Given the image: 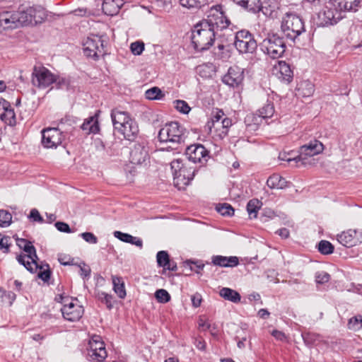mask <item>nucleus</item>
<instances>
[{
	"label": "nucleus",
	"mask_w": 362,
	"mask_h": 362,
	"mask_svg": "<svg viewBox=\"0 0 362 362\" xmlns=\"http://www.w3.org/2000/svg\"><path fill=\"white\" fill-rule=\"evenodd\" d=\"M111 119L115 129H121L123 124H125L131 120L132 118L125 112L117 110H113L111 112Z\"/></svg>",
	"instance_id": "nucleus-26"
},
{
	"label": "nucleus",
	"mask_w": 362,
	"mask_h": 362,
	"mask_svg": "<svg viewBox=\"0 0 362 362\" xmlns=\"http://www.w3.org/2000/svg\"><path fill=\"white\" fill-rule=\"evenodd\" d=\"M258 117L262 119H269L272 117L275 113L274 103L272 101L267 100V103L258 110Z\"/></svg>",
	"instance_id": "nucleus-34"
},
{
	"label": "nucleus",
	"mask_w": 362,
	"mask_h": 362,
	"mask_svg": "<svg viewBox=\"0 0 362 362\" xmlns=\"http://www.w3.org/2000/svg\"><path fill=\"white\" fill-rule=\"evenodd\" d=\"M348 328L352 330H358L362 328V316L357 315L349 319Z\"/></svg>",
	"instance_id": "nucleus-45"
},
{
	"label": "nucleus",
	"mask_w": 362,
	"mask_h": 362,
	"mask_svg": "<svg viewBox=\"0 0 362 362\" xmlns=\"http://www.w3.org/2000/svg\"><path fill=\"white\" fill-rule=\"evenodd\" d=\"M29 218L33 219V221L42 223L43 218L36 209H33L30 212Z\"/></svg>",
	"instance_id": "nucleus-62"
},
{
	"label": "nucleus",
	"mask_w": 362,
	"mask_h": 362,
	"mask_svg": "<svg viewBox=\"0 0 362 362\" xmlns=\"http://www.w3.org/2000/svg\"><path fill=\"white\" fill-rule=\"evenodd\" d=\"M317 249L321 254L327 255L333 253L334 247L329 241L323 240L319 242Z\"/></svg>",
	"instance_id": "nucleus-38"
},
{
	"label": "nucleus",
	"mask_w": 362,
	"mask_h": 362,
	"mask_svg": "<svg viewBox=\"0 0 362 362\" xmlns=\"http://www.w3.org/2000/svg\"><path fill=\"white\" fill-rule=\"evenodd\" d=\"M155 297L158 303H165L170 301V295L169 293L163 288L158 289L155 293Z\"/></svg>",
	"instance_id": "nucleus-48"
},
{
	"label": "nucleus",
	"mask_w": 362,
	"mask_h": 362,
	"mask_svg": "<svg viewBox=\"0 0 362 362\" xmlns=\"http://www.w3.org/2000/svg\"><path fill=\"white\" fill-rule=\"evenodd\" d=\"M267 186L271 189H284L287 186V181L279 174H273L267 181Z\"/></svg>",
	"instance_id": "nucleus-30"
},
{
	"label": "nucleus",
	"mask_w": 362,
	"mask_h": 362,
	"mask_svg": "<svg viewBox=\"0 0 362 362\" xmlns=\"http://www.w3.org/2000/svg\"><path fill=\"white\" fill-rule=\"evenodd\" d=\"M41 143L47 148H57L62 144L64 135L58 128H46L42 130Z\"/></svg>",
	"instance_id": "nucleus-12"
},
{
	"label": "nucleus",
	"mask_w": 362,
	"mask_h": 362,
	"mask_svg": "<svg viewBox=\"0 0 362 362\" xmlns=\"http://www.w3.org/2000/svg\"><path fill=\"white\" fill-rule=\"evenodd\" d=\"M54 226L57 228V229L58 230H59L60 232L68 233H71V230L69 226L64 222H62V221L56 222Z\"/></svg>",
	"instance_id": "nucleus-61"
},
{
	"label": "nucleus",
	"mask_w": 362,
	"mask_h": 362,
	"mask_svg": "<svg viewBox=\"0 0 362 362\" xmlns=\"http://www.w3.org/2000/svg\"><path fill=\"white\" fill-rule=\"evenodd\" d=\"M79 274L83 278L88 277L90 274V267L83 263V266L80 265Z\"/></svg>",
	"instance_id": "nucleus-64"
},
{
	"label": "nucleus",
	"mask_w": 362,
	"mask_h": 362,
	"mask_svg": "<svg viewBox=\"0 0 362 362\" xmlns=\"http://www.w3.org/2000/svg\"><path fill=\"white\" fill-rule=\"evenodd\" d=\"M113 290L119 298H124L127 293L124 286V282L122 277L112 276Z\"/></svg>",
	"instance_id": "nucleus-32"
},
{
	"label": "nucleus",
	"mask_w": 362,
	"mask_h": 362,
	"mask_svg": "<svg viewBox=\"0 0 362 362\" xmlns=\"http://www.w3.org/2000/svg\"><path fill=\"white\" fill-rule=\"evenodd\" d=\"M16 245L27 253L28 258L32 260V262L34 264V265H35V269H37L39 267L37 263V261L38 260V257L36 253V250L33 246V243L26 239L18 238L16 239Z\"/></svg>",
	"instance_id": "nucleus-21"
},
{
	"label": "nucleus",
	"mask_w": 362,
	"mask_h": 362,
	"mask_svg": "<svg viewBox=\"0 0 362 362\" xmlns=\"http://www.w3.org/2000/svg\"><path fill=\"white\" fill-rule=\"evenodd\" d=\"M0 18L4 30L14 29L24 25L22 21L21 8L15 11H6L1 12L0 13Z\"/></svg>",
	"instance_id": "nucleus-16"
},
{
	"label": "nucleus",
	"mask_w": 362,
	"mask_h": 362,
	"mask_svg": "<svg viewBox=\"0 0 362 362\" xmlns=\"http://www.w3.org/2000/svg\"><path fill=\"white\" fill-rule=\"evenodd\" d=\"M360 4V0H344V11H356Z\"/></svg>",
	"instance_id": "nucleus-50"
},
{
	"label": "nucleus",
	"mask_w": 362,
	"mask_h": 362,
	"mask_svg": "<svg viewBox=\"0 0 362 362\" xmlns=\"http://www.w3.org/2000/svg\"><path fill=\"white\" fill-rule=\"evenodd\" d=\"M28 258L27 255H20L17 257V260L18 262L21 264H23L28 271L31 272H34L37 270V269L33 268L32 267V264H34L32 261L31 262H29V261H25V258Z\"/></svg>",
	"instance_id": "nucleus-53"
},
{
	"label": "nucleus",
	"mask_w": 362,
	"mask_h": 362,
	"mask_svg": "<svg viewBox=\"0 0 362 362\" xmlns=\"http://www.w3.org/2000/svg\"><path fill=\"white\" fill-rule=\"evenodd\" d=\"M123 4V0H103L102 9L105 14L114 16L118 13Z\"/></svg>",
	"instance_id": "nucleus-25"
},
{
	"label": "nucleus",
	"mask_w": 362,
	"mask_h": 362,
	"mask_svg": "<svg viewBox=\"0 0 362 362\" xmlns=\"http://www.w3.org/2000/svg\"><path fill=\"white\" fill-rule=\"evenodd\" d=\"M262 13L271 18H276L279 16V6L276 0H267L261 4V10Z\"/></svg>",
	"instance_id": "nucleus-24"
},
{
	"label": "nucleus",
	"mask_w": 362,
	"mask_h": 362,
	"mask_svg": "<svg viewBox=\"0 0 362 362\" xmlns=\"http://www.w3.org/2000/svg\"><path fill=\"white\" fill-rule=\"evenodd\" d=\"M263 52L272 59L281 57L286 48V42L283 37L279 34H269L261 43Z\"/></svg>",
	"instance_id": "nucleus-5"
},
{
	"label": "nucleus",
	"mask_w": 362,
	"mask_h": 362,
	"mask_svg": "<svg viewBox=\"0 0 362 362\" xmlns=\"http://www.w3.org/2000/svg\"><path fill=\"white\" fill-rule=\"evenodd\" d=\"M220 125H221L222 131L221 135L226 136L228 134V129L232 125V119L228 117L223 118L220 122Z\"/></svg>",
	"instance_id": "nucleus-56"
},
{
	"label": "nucleus",
	"mask_w": 362,
	"mask_h": 362,
	"mask_svg": "<svg viewBox=\"0 0 362 362\" xmlns=\"http://www.w3.org/2000/svg\"><path fill=\"white\" fill-rule=\"evenodd\" d=\"M170 168L173 175L175 186L181 188L188 185L193 180L197 168L187 160L177 158L170 163Z\"/></svg>",
	"instance_id": "nucleus-2"
},
{
	"label": "nucleus",
	"mask_w": 362,
	"mask_h": 362,
	"mask_svg": "<svg viewBox=\"0 0 362 362\" xmlns=\"http://www.w3.org/2000/svg\"><path fill=\"white\" fill-rule=\"evenodd\" d=\"M281 29L286 37L293 42L305 31L303 18L293 12L285 13L281 20Z\"/></svg>",
	"instance_id": "nucleus-4"
},
{
	"label": "nucleus",
	"mask_w": 362,
	"mask_h": 362,
	"mask_svg": "<svg viewBox=\"0 0 362 362\" xmlns=\"http://www.w3.org/2000/svg\"><path fill=\"white\" fill-rule=\"evenodd\" d=\"M216 57L222 61H226L230 57L229 49L223 45H218L214 51Z\"/></svg>",
	"instance_id": "nucleus-37"
},
{
	"label": "nucleus",
	"mask_w": 362,
	"mask_h": 362,
	"mask_svg": "<svg viewBox=\"0 0 362 362\" xmlns=\"http://www.w3.org/2000/svg\"><path fill=\"white\" fill-rule=\"evenodd\" d=\"M145 96L148 100H160L164 97V94L159 88L153 87L146 91Z\"/></svg>",
	"instance_id": "nucleus-42"
},
{
	"label": "nucleus",
	"mask_w": 362,
	"mask_h": 362,
	"mask_svg": "<svg viewBox=\"0 0 362 362\" xmlns=\"http://www.w3.org/2000/svg\"><path fill=\"white\" fill-rule=\"evenodd\" d=\"M212 263L214 265L223 267H233L238 264L239 260L237 257H224L215 255L212 257Z\"/></svg>",
	"instance_id": "nucleus-27"
},
{
	"label": "nucleus",
	"mask_w": 362,
	"mask_h": 362,
	"mask_svg": "<svg viewBox=\"0 0 362 362\" xmlns=\"http://www.w3.org/2000/svg\"><path fill=\"white\" fill-rule=\"evenodd\" d=\"M198 326L199 329L202 331H206L211 329V324L209 322L207 319L202 316L199 317L198 320Z\"/></svg>",
	"instance_id": "nucleus-60"
},
{
	"label": "nucleus",
	"mask_w": 362,
	"mask_h": 362,
	"mask_svg": "<svg viewBox=\"0 0 362 362\" xmlns=\"http://www.w3.org/2000/svg\"><path fill=\"white\" fill-rule=\"evenodd\" d=\"M185 156L189 162L195 163H206L210 158L209 151L200 144H195L187 146L185 152Z\"/></svg>",
	"instance_id": "nucleus-11"
},
{
	"label": "nucleus",
	"mask_w": 362,
	"mask_h": 362,
	"mask_svg": "<svg viewBox=\"0 0 362 362\" xmlns=\"http://www.w3.org/2000/svg\"><path fill=\"white\" fill-rule=\"evenodd\" d=\"M261 4L260 0H246L243 8L256 13L260 11Z\"/></svg>",
	"instance_id": "nucleus-44"
},
{
	"label": "nucleus",
	"mask_w": 362,
	"mask_h": 362,
	"mask_svg": "<svg viewBox=\"0 0 362 362\" xmlns=\"http://www.w3.org/2000/svg\"><path fill=\"white\" fill-rule=\"evenodd\" d=\"M337 240L340 244L346 247H351L361 243V240L358 237V232L356 230L351 229L339 234L337 235Z\"/></svg>",
	"instance_id": "nucleus-20"
},
{
	"label": "nucleus",
	"mask_w": 362,
	"mask_h": 362,
	"mask_svg": "<svg viewBox=\"0 0 362 362\" xmlns=\"http://www.w3.org/2000/svg\"><path fill=\"white\" fill-rule=\"evenodd\" d=\"M107 357V353L101 337L98 335L93 336L90 339L87 348V359L91 362H103Z\"/></svg>",
	"instance_id": "nucleus-7"
},
{
	"label": "nucleus",
	"mask_w": 362,
	"mask_h": 362,
	"mask_svg": "<svg viewBox=\"0 0 362 362\" xmlns=\"http://www.w3.org/2000/svg\"><path fill=\"white\" fill-rule=\"evenodd\" d=\"M274 69L276 70V75L281 81L286 83L292 81L293 73L290 65L286 62L279 61L277 65L274 66Z\"/></svg>",
	"instance_id": "nucleus-23"
},
{
	"label": "nucleus",
	"mask_w": 362,
	"mask_h": 362,
	"mask_svg": "<svg viewBox=\"0 0 362 362\" xmlns=\"http://www.w3.org/2000/svg\"><path fill=\"white\" fill-rule=\"evenodd\" d=\"M0 119L6 124L14 126L16 123V114L11 105L0 116Z\"/></svg>",
	"instance_id": "nucleus-35"
},
{
	"label": "nucleus",
	"mask_w": 362,
	"mask_h": 362,
	"mask_svg": "<svg viewBox=\"0 0 362 362\" xmlns=\"http://www.w3.org/2000/svg\"><path fill=\"white\" fill-rule=\"evenodd\" d=\"M16 298V295L13 292L6 291L2 288H0V301L1 303L11 305Z\"/></svg>",
	"instance_id": "nucleus-39"
},
{
	"label": "nucleus",
	"mask_w": 362,
	"mask_h": 362,
	"mask_svg": "<svg viewBox=\"0 0 362 362\" xmlns=\"http://www.w3.org/2000/svg\"><path fill=\"white\" fill-rule=\"evenodd\" d=\"M324 150V145L318 140L314 139L308 144L303 145L300 147L298 159L302 162L303 165L307 164L308 158L313 157L315 155L321 153Z\"/></svg>",
	"instance_id": "nucleus-15"
},
{
	"label": "nucleus",
	"mask_w": 362,
	"mask_h": 362,
	"mask_svg": "<svg viewBox=\"0 0 362 362\" xmlns=\"http://www.w3.org/2000/svg\"><path fill=\"white\" fill-rule=\"evenodd\" d=\"M61 310L64 318L70 322L78 321L83 314V308L74 303L64 305Z\"/></svg>",
	"instance_id": "nucleus-19"
},
{
	"label": "nucleus",
	"mask_w": 362,
	"mask_h": 362,
	"mask_svg": "<svg viewBox=\"0 0 362 362\" xmlns=\"http://www.w3.org/2000/svg\"><path fill=\"white\" fill-rule=\"evenodd\" d=\"M216 209L221 215L224 216H231L234 214L233 208L227 203L218 204L216 205Z\"/></svg>",
	"instance_id": "nucleus-41"
},
{
	"label": "nucleus",
	"mask_w": 362,
	"mask_h": 362,
	"mask_svg": "<svg viewBox=\"0 0 362 362\" xmlns=\"http://www.w3.org/2000/svg\"><path fill=\"white\" fill-rule=\"evenodd\" d=\"M341 18V13L328 4L317 13V25L325 27L333 25Z\"/></svg>",
	"instance_id": "nucleus-14"
},
{
	"label": "nucleus",
	"mask_w": 362,
	"mask_h": 362,
	"mask_svg": "<svg viewBox=\"0 0 362 362\" xmlns=\"http://www.w3.org/2000/svg\"><path fill=\"white\" fill-rule=\"evenodd\" d=\"M175 108L182 114H188L191 110V107L188 103L182 100H176L174 101Z\"/></svg>",
	"instance_id": "nucleus-49"
},
{
	"label": "nucleus",
	"mask_w": 362,
	"mask_h": 362,
	"mask_svg": "<svg viewBox=\"0 0 362 362\" xmlns=\"http://www.w3.org/2000/svg\"><path fill=\"white\" fill-rule=\"evenodd\" d=\"M124 137L125 139L134 141L137 138L139 134V127L135 120H129L127 123L123 124L121 129L117 130Z\"/></svg>",
	"instance_id": "nucleus-22"
},
{
	"label": "nucleus",
	"mask_w": 362,
	"mask_h": 362,
	"mask_svg": "<svg viewBox=\"0 0 362 362\" xmlns=\"http://www.w3.org/2000/svg\"><path fill=\"white\" fill-rule=\"evenodd\" d=\"M24 25L41 23L47 18L46 11L41 6H30L21 8Z\"/></svg>",
	"instance_id": "nucleus-10"
},
{
	"label": "nucleus",
	"mask_w": 362,
	"mask_h": 362,
	"mask_svg": "<svg viewBox=\"0 0 362 362\" xmlns=\"http://www.w3.org/2000/svg\"><path fill=\"white\" fill-rule=\"evenodd\" d=\"M315 279L317 284H322L329 281L330 276L328 273L322 272L316 274Z\"/></svg>",
	"instance_id": "nucleus-58"
},
{
	"label": "nucleus",
	"mask_w": 362,
	"mask_h": 362,
	"mask_svg": "<svg viewBox=\"0 0 362 362\" xmlns=\"http://www.w3.org/2000/svg\"><path fill=\"white\" fill-rule=\"evenodd\" d=\"M38 277L41 279L43 281L47 282L50 279L51 272L49 269H45L44 271H40L38 274Z\"/></svg>",
	"instance_id": "nucleus-63"
},
{
	"label": "nucleus",
	"mask_w": 362,
	"mask_h": 362,
	"mask_svg": "<svg viewBox=\"0 0 362 362\" xmlns=\"http://www.w3.org/2000/svg\"><path fill=\"white\" fill-rule=\"evenodd\" d=\"M302 337L307 345H312L316 340L317 336L310 332L302 333Z\"/></svg>",
	"instance_id": "nucleus-59"
},
{
	"label": "nucleus",
	"mask_w": 362,
	"mask_h": 362,
	"mask_svg": "<svg viewBox=\"0 0 362 362\" xmlns=\"http://www.w3.org/2000/svg\"><path fill=\"white\" fill-rule=\"evenodd\" d=\"M81 128L83 131H85L87 134L98 133L100 130V127L97 117L95 115L86 119L81 124Z\"/></svg>",
	"instance_id": "nucleus-29"
},
{
	"label": "nucleus",
	"mask_w": 362,
	"mask_h": 362,
	"mask_svg": "<svg viewBox=\"0 0 362 362\" xmlns=\"http://www.w3.org/2000/svg\"><path fill=\"white\" fill-rule=\"evenodd\" d=\"M97 297L101 303H105L106 305L107 308L109 310L112 309L113 306L112 295L102 291L98 292Z\"/></svg>",
	"instance_id": "nucleus-47"
},
{
	"label": "nucleus",
	"mask_w": 362,
	"mask_h": 362,
	"mask_svg": "<svg viewBox=\"0 0 362 362\" xmlns=\"http://www.w3.org/2000/svg\"><path fill=\"white\" fill-rule=\"evenodd\" d=\"M224 113L222 110H218L212 117L211 122L213 127L218 129L220 126V122L223 119Z\"/></svg>",
	"instance_id": "nucleus-54"
},
{
	"label": "nucleus",
	"mask_w": 362,
	"mask_h": 362,
	"mask_svg": "<svg viewBox=\"0 0 362 362\" xmlns=\"http://www.w3.org/2000/svg\"><path fill=\"white\" fill-rule=\"evenodd\" d=\"M219 295L225 300L231 301L234 303H239L241 299V296L238 291L227 287L222 288L219 291Z\"/></svg>",
	"instance_id": "nucleus-31"
},
{
	"label": "nucleus",
	"mask_w": 362,
	"mask_h": 362,
	"mask_svg": "<svg viewBox=\"0 0 362 362\" xmlns=\"http://www.w3.org/2000/svg\"><path fill=\"white\" fill-rule=\"evenodd\" d=\"M202 21L207 22L210 28L216 32L222 30L230 25V21L220 4L213 6L208 12L207 18Z\"/></svg>",
	"instance_id": "nucleus-6"
},
{
	"label": "nucleus",
	"mask_w": 362,
	"mask_h": 362,
	"mask_svg": "<svg viewBox=\"0 0 362 362\" xmlns=\"http://www.w3.org/2000/svg\"><path fill=\"white\" fill-rule=\"evenodd\" d=\"M149 159L147 142L143 139L136 141L131 148L130 162L134 165L146 163Z\"/></svg>",
	"instance_id": "nucleus-13"
},
{
	"label": "nucleus",
	"mask_w": 362,
	"mask_h": 362,
	"mask_svg": "<svg viewBox=\"0 0 362 362\" xmlns=\"http://www.w3.org/2000/svg\"><path fill=\"white\" fill-rule=\"evenodd\" d=\"M11 245V238L0 234V250L4 253H8Z\"/></svg>",
	"instance_id": "nucleus-51"
},
{
	"label": "nucleus",
	"mask_w": 362,
	"mask_h": 362,
	"mask_svg": "<svg viewBox=\"0 0 362 362\" xmlns=\"http://www.w3.org/2000/svg\"><path fill=\"white\" fill-rule=\"evenodd\" d=\"M80 236L88 243L96 244L98 243V238L90 232L82 233Z\"/></svg>",
	"instance_id": "nucleus-55"
},
{
	"label": "nucleus",
	"mask_w": 362,
	"mask_h": 362,
	"mask_svg": "<svg viewBox=\"0 0 362 362\" xmlns=\"http://www.w3.org/2000/svg\"><path fill=\"white\" fill-rule=\"evenodd\" d=\"M57 76L53 74L44 66L34 67L33 72V84L39 88H45L57 81Z\"/></svg>",
	"instance_id": "nucleus-9"
},
{
	"label": "nucleus",
	"mask_w": 362,
	"mask_h": 362,
	"mask_svg": "<svg viewBox=\"0 0 362 362\" xmlns=\"http://www.w3.org/2000/svg\"><path fill=\"white\" fill-rule=\"evenodd\" d=\"M234 45L237 50L242 54L253 53L257 47V42L252 34L245 30L236 33Z\"/></svg>",
	"instance_id": "nucleus-8"
},
{
	"label": "nucleus",
	"mask_w": 362,
	"mask_h": 362,
	"mask_svg": "<svg viewBox=\"0 0 362 362\" xmlns=\"http://www.w3.org/2000/svg\"><path fill=\"white\" fill-rule=\"evenodd\" d=\"M83 46L84 54L94 59L98 58V54H101L103 49V41L97 37H87Z\"/></svg>",
	"instance_id": "nucleus-18"
},
{
	"label": "nucleus",
	"mask_w": 362,
	"mask_h": 362,
	"mask_svg": "<svg viewBox=\"0 0 362 362\" xmlns=\"http://www.w3.org/2000/svg\"><path fill=\"white\" fill-rule=\"evenodd\" d=\"M114 236L119 240L136 245L141 249L143 247V241L140 238L132 236L129 233H122L116 230L113 233Z\"/></svg>",
	"instance_id": "nucleus-28"
},
{
	"label": "nucleus",
	"mask_w": 362,
	"mask_h": 362,
	"mask_svg": "<svg viewBox=\"0 0 362 362\" xmlns=\"http://www.w3.org/2000/svg\"><path fill=\"white\" fill-rule=\"evenodd\" d=\"M131 52L134 55H140L144 49V43L143 42H134L130 45Z\"/></svg>",
	"instance_id": "nucleus-52"
},
{
	"label": "nucleus",
	"mask_w": 362,
	"mask_h": 362,
	"mask_svg": "<svg viewBox=\"0 0 362 362\" xmlns=\"http://www.w3.org/2000/svg\"><path fill=\"white\" fill-rule=\"evenodd\" d=\"M187 136V131L178 122L166 123L158 132V139L161 143H169L171 145L160 151H174L179 153L178 146L185 143Z\"/></svg>",
	"instance_id": "nucleus-1"
},
{
	"label": "nucleus",
	"mask_w": 362,
	"mask_h": 362,
	"mask_svg": "<svg viewBox=\"0 0 362 362\" xmlns=\"http://www.w3.org/2000/svg\"><path fill=\"white\" fill-rule=\"evenodd\" d=\"M244 79V71L238 66H230L228 72L223 76L222 81L233 88L238 87Z\"/></svg>",
	"instance_id": "nucleus-17"
},
{
	"label": "nucleus",
	"mask_w": 362,
	"mask_h": 362,
	"mask_svg": "<svg viewBox=\"0 0 362 362\" xmlns=\"http://www.w3.org/2000/svg\"><path fill=\"white\" fill-rule=\"evenodd\" d=\"M216 33L207 22L201 21L197 23L192 33V42L194 49L199 52L209 49L214 42Z\"/></svg>",
	"instance_id": "nucleus-3"
},
{
	"label": "nucleus",
	"mask_w": 362,
	"mask_h": 362,
	"mask_svg": "<svg viewBox=\"0 0 362 362\" xmlns=\"http://www.w3.org/2000/svg\"><path fill=\"white\" fill-rule=\"evenodd\" d=\"M156 260L158 266L160 267H165L170 262V257L166 251H159L156 255Z\"/></svg>",
	"instance_id": "nucleus-43"
},
{
	"label": "nucleus",
	"mask_w": 362,
	"mask_h": 362,
	"mask_svg": "<svg viewBox=\"0 0 362 362\" xmlns=\"http://www.w3.org/2000/svg\"><path fill=\"white\" fill-rule=\"evenodd\" d=\"M315 91L314 85L309 81H303L300 82L297 88L298 95L303 98L311 96Z\"/></svg>",
	"instance_id": "nucleus-33"
},
{
	"label": "nucleus",
	"mask_w": 362,
	"mask_h": 362,
	"mask_svg": "<svg viewBox=\"0 0 362 362\" xmlns=\"http://www.w3.org/2000/svg\"><path fill=\"white\" fill-rule=\"evenodd\" d=\"M12 215L6 210H0V226L7 227L11 223Z\"/></svg>",
	"instance_id": "nucleus-46"
},
{
	"label": "nucleus",
	"mask_w": 362,
	"mask_h": 362,
	"mask_svg": "<svg viewBox=\"0 0 362 362\" xmlns=\"http://www.w3.org/2000/svg\"><path fill=\"white\" fill-rule=\"evenodd\" d=\"M180 4L189 9H198L207 3V0H178Z\"/></svg>",
	"instance_id": "nucleus-36"
},
{
	"label": "nucleus",
	"mask_w": 362,
	"mask_h": 362,
	"mask_svg": "<svg viewBox=\"0 0 362 362\" xmlns=\"http://www.w3.org/2000/svg\"><path fill=\"white\" fill-rule=\"evenodd\" d=\"M259 208L260 202H259V200L253 199L248 202L247 204V211L250 218H255L257 216V214Z\"/></svg>",
	"instance_id": "nucleus-40"
},
{
	"label": "nucleus",
	"mask_w": 362,
	"mask_h": 362,
	"mask_svg": "<svg viewBox=\"0 0 362 362\" xmlns=\"http://www.w3.org/2000/svg\"><path fill=\"white\" fill-rule=\"evenodd\" d=\"M327 4L340 13L344 11V0H329Z\"/></svg>",
	"instance_id": "nucleus-57"
}]
</instances>
